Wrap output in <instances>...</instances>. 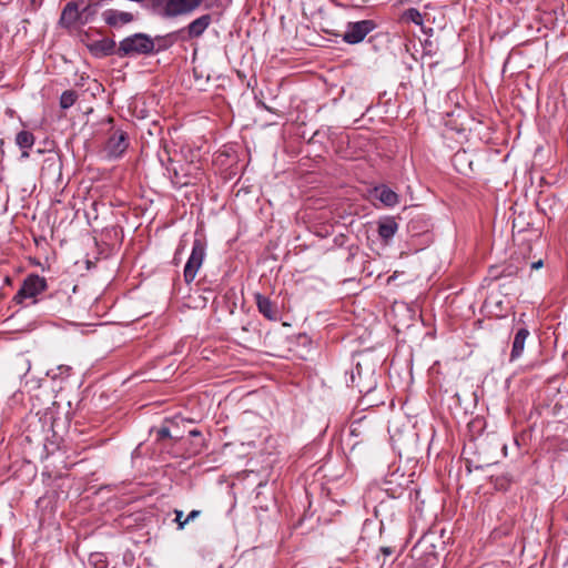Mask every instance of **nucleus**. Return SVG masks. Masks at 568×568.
Returning a JSON list of instances; mask_svg holds the SVG:
<instances>
[{
	"instance_id": "obj_5",
	"label": "nucleus",
	"mask_w": 568,
	"mask_h": 568,
	"mask_svg": "<svg viewBox=\"0 0 568 568\" xmlns=\"http://www.w3.org/2000/svg\"><path fill=\"white\" fill-rule=\"evenodd\" d=\"M47 288V281L44 277L39 275H29L22 283L21 287L13 297V301L18 304L23 303L26 300H32V304L36 303V297L44 292Z\"/></svg>"
},
{
	"instance_id": "obj_19",
	"label": "nucleus",
	"mask_w": 568,
	"mask_h": 568,
	"mask_svg": "<svg viewBox=\"0 0 568 568\" xmlns=\"http://www.w3.org/2000/svg\"><path fill=\"white\" fill-rule=\"evenodd\" d=\"M404 18L407 20V21H412L414 22L415 24L417 26H420L423 23V17H422V13L415 9V8H409L407 9L405 12H404Z\"/></svg>"
},
{
	"instance_id": "obj_10",
	"label": "nucleus",
	"mask_w": 568,
	"mask_h": 568,
	"mask_svg": "<svg viewBox=\"0 0 568 568\" xmlns=\"http://www.w3.org/2000/svg\"><path fill=\"white\" fill-rule=\"evenodd\" d=\"M87 47L89 51L97 58L116 54L118 50L115 41L109 38L92 41L88 43Z\"/></svg>"
},
{
	"instance_id": "obj_8",
	"label": "nucleus",
	"mask_w": 568,
	"mask_h": 568,
	"mask_svg": "<svg viewBox=\"0 0 568 568\" xmlns=\"http://www.w3.org/2000/svg\"><path fill=\"white\" fill-rule=\"evenodd\" d=\"M213 22L212 14L205 13L201 17L194 19L190 22L185 28H182L183 33H186V37H182L183 40L197 39L203 36L206 29Z\"/></svg>"
},
{
	"instance_id": "obj_22",
	"label": "nucleus",
	"mask_w": 568,
	"mask_h": 568,
	"mask_svg": "<svg viewBox=\"0 0 568 568\" xmlns=\"http://www.w3.org/2000/svg\"><path fill=\"white\" fill-rule=\"evenodd\" d=\"M158 437L160 439H164V438H168L170 437V429L168 427H161L159 430H158Z\"/></svg>"
},
{
	"instance_id": "obj_18",
	"label": "nucleus",
	"mask_w": 568,
	"mask_h": 568,
	"mask_svg": "<svg viewBox=\"0 0 568 568\" xmlns=\"http://www.w3.org/2000/svg\"><path fill=\"white\" fill-rule=\"evenodd\" d=\"M78 99V94L73 90H67L64 91L60 97V106L62 109H69L74 104V102Z\"/></svg>"
},
{
	"instance_id": "obj_27",
	"label": "nucleus",
	"mask_w": 568,
	"mask_h": 568,
	"mask_svg": "<svg viewBox=\"0 0 568 568\" xmlns=\"http://www.w3.org/2000/svg\"><path fill=\"white\" fill-rule=\"evenodd\" d=\"M59 369L61 371V374H63V373L70 372L71 367L70 366H65V365H61V366H59Z\"/></svg>"
},
{
	"instance_id": "obj_16",
	"label": "nucleus",
	"mask_w": 568,
	"mask_h": 568,
	"mask_svg": "<svg viewBox=\"0 0 568 568\" xmlns=\"http://www.w3.org/2000/svg\"><path fill=\"white\" fill-rule=\"evenodd\" d=\"M376 197L388 207H393L398 203V195L386 185L375 187Z\"/></svg>"
},
{
	"instance_id": "obj_24",
	"label": "nucleus",
	"mask_w": 568,
	"mask_h": 568,
	"mask_svg": "<svg viewBox=\"0 0 568 568\" xmlns=\"http://www.w3.org/2000/svg\"><path fill=\"white\" fill-rule=\"evenodd\" d=\"M381 552L387 557L390 556L394 552V549L392 547H382Z\"/></svg>"
},
{
	"instance_id": "obj_3",
	"label": "nucleus",
	"mask_w": 568,
	"mask_h": 568,
	"mask_svg": "<svg viewBox=\"0 0 568 568\" xmlns=\"http://www.w3.org/2000/svg\"><path fill=\"white\" fill-rule=\"evenodd\" d=\"M155 6H162V16L175 18L186 16L195 11L203 0H153Z\"/></svg>"
},
{
	"instance_id": "obj_12",
	"label": "nucleus",
	"mask_w": 568,
	"mask_h": 568,
	"mask_svg": "<svg viewBox=\"0 0 568 568\" xmlns=\"http://www.w3.org/2000/svg\"><path fill=\"white\" fill-rule=\"evenodd\" d=\"M258 312L267 320L276 321L278 318V310L276 305L262 294L255 295Z\"/></svg>"
},
{
	"instance_id": "obj_11",
	"label": "nucleus",
	"mask_w": 568,
	"mask_h": 568,
	"mask_svg": "<svg viewBox=\"0 0 568 568\" xmlns=\"http://www.w3.org/2000/svg\"><path fill=\"white\" fill-rule=\"evenodd\" d=\"M102 18L104 22L112 28H120L134 20V14L131 12L119 11L115 9H108L103 11Z\"/></svg>"
},
{
	"instance_id": "obj_15",
	"label": "nucleus",
	"mask_w": 568,
	"mask_h": 568,
	"mask_svg": "<svg viewBox=\"0 0 568 568\" xmlns=\"http://www.w3.org/2000/svg\"><path fill=\"white\" fill-rule=\"evenodd\" d=\"M183 34V30H178L165 36H158L153 39L155 42V51L154 53H159L161 51L168 50L172 47L178 40L179 36Z\"/></svg>"
},
{
	"instance_id": "obj_17",
	"label": "nucleus",
	"mask_w": 568,
	"mask_h": 568,
	"mask_svg": "<svg viewBox=\"0 0 568 568\" xmlns=\"http://www.w3.org/2000/svg\"><path fill=\"white\" fill-rule=\"evenodd\" d=\"M34 135L30 131H20L16 136L17 145L22 150H29L34 144Z\"/></svg>"
},
{
	"instance_id": "obj_21",
	"label": "nucleus",
	"mask_w": 568,
	"mask_h": 568,
	"mask_svg": "<svg viewBox=\"0 0 568 568\" xmlns=\"http://www.w3.org/2000/svg\"><path fill=\"white\" fill-rule=\"evenodd\" d=\"M174 514H175L174 521L178 524V529L179 530L184 529V527L187 525V523L185 521V519H182L183 518V511L179 510V509H175Z\"/></svg>"
},
{
	"instance_id": "obj_23",
	"label": "nucleus",
	"mask_w": 568,
	"mask_h": 568,
	"mask_svg": "<svg viewBox=\"0 0 568 568\" xmlns=\"http://www.w3.org/2000/svg\"><path fill=\"white\" fill-rule=\"evenodd\" d=\"M201 515L200 510H192L185 518V521L189 524Z\"/></svg>"
},
{
	"instance_id": "obj_26",
	"label": "nucleus",
	"mask_w": 568,
	"mask_h": 568,
	"mask_svg": "<svg viewBox=\"0 0 568 568\" xmlns=\"http://www.w3.org/2000/svg\"><path fill=\"white\" fill-rule=\"evenodd\" d=\"M90 3L94 4L98 9L103 6V0H88Z\"/></svg>"
},
{
	"instance_id": "obj_20",
	"label": "nucleus",
	"mask_w": 568,
	"mask_h": 568,
	"mask_svg": "<svg viewBox=\"0 0 568 568\" xmlns=\"http://www.w3.org/2000/svg\"><path fill=\"white\" fill-rule=\"evenodd\" d=\"M98 12V8L94 7V4L90 3L89 1L87 2V4L81 9V13H82V17L83 19L88 18V21L93 17L95 16V13Z\"/></svg>"
},
{
	"instance_id": "obj_2",
	"label": "nucleus",
	"mask_w": 568,
	"mask_h": 568,
	"mask_svg": "<svg viewBox=\"0 0 568 568\" xmlns=\"http://www.w3.org/2000/svg\"><path fill=\"white\" fill-rule=\"evenodd\" d=\"M433 536L424 535L410 550L413 568H433L438 562L436 546Z\"/></svg>"
},
{
	"instance_id": "obj_4",
	"label": "nucleus",
	"mask_w": 568,
	"mask_h": 568,
	"mask_svg": "<svg viewBox=\"0 0 568 568\" xmlns=\"http://www.w3.org/2000/svg\"><path fill=\"white\" fill-rule=\"evenodd\" d=\"M206 255V244L201 237H195L193 241L191 255L184 266V281L190 284L194 281L197 271L201 268Z\"/></svg>"
},
{
	"instance_id": "obj_25",
	"label": "nucleus",
	"mask_w": 568,
	"mask_h": 568,
	"mask_svg": "<svg viewBox=\"0 0 568 568\" xmlns=\"http://www.w3.org/2000/svg\"><path fill=\"white\" fill-rule=\"evenodd\" d=\"M542 264H544V263H542V261H541V260H539V261H537V262L531 263L530 267H531L532 270H538V268H540V267L542 266Z\"/></svg>"
},
{
	"instance_id": "obj_7",
	"label": "nucleus",
	"mask_w": 568,
	"mask_h": 568,
	"mask_svg": "<svg viewBox=\"0 0 568 568\" xmlns=\"http://www.w3.org/2000/svg\"><path fill=\"white\" fill-rule=\"evenodd\" d=\"M129 146L128 133L123 130L116 129L108 138L105 151L111 158L121 156Z\"/></svg>"
},
{
	"instance_id": "obj_1",
	"label": "nucleus",
	"mask_w": 568,
	"mask_h": 568,
	"mask_svg": "<svg viewBox=\"0 0 568 568\" xmlns=\"http://www.w3.org/2000/svg\"><path fill=\"white\" fill-rule=\"evenodd\" d=\"M155 42L146 33H134L120 41L116 55L120 58L149 55L154 53Z\"/></svg>"
},
{
	"instance_id": "obj_9",
	"label": "nucleus",
	"mask_w": 568,
	"mask_h": 568,
	"mask_svg": "<svg viewBox=\"0 0 568 568\" xmlns=\"http://www.w3.org/2000/svg\"><path fill=\"white\" fill-rule=\"evenodd\" d=\"M60 23L67 28L75 23L85 24L88 23V18L83 19L78 3L74 1H70L65 4V7L62 10Z\"/></svg>"
},
{
	"instance_id": "obj_13",
	"label": "nucleus",
	"mask_w": 568,
	"mask_h": 568,
	"mask_svg": "<svg viewBox=\"0 0 568 568\" xmlns=\"http://www.w3.org/2000/svg\"><path fill=\"white\" fill-rule=\"evenodd\" d=\"M528 336H529V331L525 327L519 328L516 332V334L514 336V341H513L511 352H510V361L511 362L516 361L517 358H519L521 356L524 348H525V343H526V339Z\"/></svg>"
},
{
	"instance_id": "obj_28",
	"label": "nucleus",
	"mask_w": 568,
	"mask_h": 568,
	"mask_svg": "<svg viewBox=\"0 0 568 568\" xmlns=\"http://www.w3.org/2000/svg\"><path fill=\"white\" fill-rule=\"evenodd\" d=\"M190 435H191V436H200V435H201V432H200V430H197V429H192V430L190 432Z\"/></svg>"
},
{
	"instance_id": "obj_31",
	"label": "nucleus",
	"mask_w": 568,
	"mask_h": 568,
	"mask_svg": "<svg viewBox=\"0 0 568 568\" xmlns=\"http://www.w3.org/2000/svg\"><path fill=\"white\" fill-rule=\"evenodd\" d=\"M566 518L568 519V509H567V511H566Z\"/></svg>"
},
{
	"instance_id": "obj_29",
	"label": "nucleus",
	"mask_w": 568,
	"mask_h": 568,
	"mask_svg": "<svg viewBox=\"0 0 568 568\" xmlns=\"http://www.w3.org/2000/svg\"><path fill=\"white\" fill-rule=\"evenodd\" d=\"M351 434L352 435H357V428L354 426V424L352 425Z\"/></svg>"
},
{
	"instance_id": "obj_14",
	"label": "nucleus",
	"mask_w": 568,
	"mask_h": 568,
	"mask_svg": "<svg viewBox=\"0 0 568 568\" xmlns=\"http://www.w3.org/2000/svg\"><path fill=\"white\" fill-rule=\"evenodd\" d=\"M397 230L398 223L394 217H387L378 223V235L385 242H388Z\"/></svg>"
},
{
	"instance_id": "obj_30",
	"label": "nucleus",
	"mask_w": 568,
	"mask_h": 568,
	"mask_svg": "<svg viewBox=\"0 0 568 568\" xmlns=\"http://www.w3.org/2000/svg\"><path fill=\"white\" fill-rule=\"evenodd\" d=\"M21 156H22V158H29V152H28V150H23V151H22Z\"/></svg>"
},
{
	"instance_id": "obj_6",
	"label": "nucleus",
	"mask_w": 568,
	"mask_h": 568,
	"mask_svg": "<svg viewBox=\"0 0 568 568\" xmlns=\"http://www.w3.org/2000/svg\"><path fill=\"white\" fill-rule=\"evenodd\" d=\"M376 28L373 20H362L357 22H348L343 34V40L348 44L362 42L365 37Z\"/></svg>"
}]
</instances>
